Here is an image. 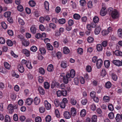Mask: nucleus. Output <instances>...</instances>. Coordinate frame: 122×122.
<instances>
[{"instance_id":"obj_10","label":"nucleus","mask_w":122,"mask_h":122,"mask_svg":"<svg viewBox=\"0 0 122 122\" xmlns=\"http://www.w3.org/2000/svg\"><path fill=\"white\" fill-rule=\"evenodd\" d=\"M101 30V27L100 26H97L95 28L94 33L96 35H98L100 33Z\"/></svg>"},{"instance_id":"obj_43","label":"nucleus","mask_w":122,"mask_h":122,"mask_svg":"<svg viewBox=\"0 0 122 122\" xmlns=\"http://www.w3.org/2000/svg\"><path fill=\"white\" fill-rule=\"evenodd\" d=\"M23 45L25 46H29V42L28 41L24 40L22 42Z\"/></svg>"},{"instance_id":"obj_42","label":"nucleus","mask_w":122,"mask_h":122,"mask_svg":"<svg viewBox=\"0 0 122 122\" xmlns=\"http://www.w3.org/2000/svg\"><path fill=\"white\" fill-rule=\"evenodd\" d=\"M18 21L19 24L21 25H23L25 24V22L23 20L20 18H18Z\"/></svg>"},{"instance_id":"obj_21","label":"nucleus","mask_w":122,"mask_h":122,"mask_svg":"<svg viewBox=\"0 0 122 122\" xmlns=\"http://www.w3.org/2000/svg\"><path fill=\"white\" fill-rule=\"evenodd\" d=\"M114 54L117 56H122V52L118 50L115 51L114 52Z\"/></svg>"},{"instance_id":"obj_55","label":"nucleus","mask_w":122,"mask_h":122,"mask_svg":"<svg viewBox=\"0 0 122 122\" xmlns=\"http://www.w3.org/2000/svg\"><path fill=\"white\" fill-rule=\"evenodd\" d=\"M11 98L13 100H15L16 98V95L14 93H12L11 94Z\"/></svg>"},{"instance_id":"obj_47","label":"nucleus","mask_w":122,"mask_h":122,"mask_svg":"<svg viewBox=\"0 0 122 122\" xmlns=\"http://www.w3.org/2000/svg\"><path fill=\"white\" fill-rule=\"evenodd\" d=\"M39 71L40 73L42 75L44 74L45 72V70L42 67L40 68L39 69Z\"/></svg>"},{"instance_id":"obj_63","label":"nucleus","mask_w":122,"mask_h":122,"mask_svg":"<svg viewBox=\"0 0 122 122\" xmlns=\"http://www.w3.org/2000/svg\"><path fill=\"white\" fill-rule=\"evenodd\" d=\"M97 56H94L92 58V61L93 63H95L96 62H97Z\"/></svg>"},{"instance_id":"obj_56","label":"nucleus","mask_w":122,"mask_h":122,"mask_svg":"<svg viewBox=\"0 0 122 122\" xmlns=\"http://www.w3.org/2000/svg\"><path fill=\"white\" fill-rule=\"evenodd\" d=\"M77 51L78 54H81L83 53V50L81 48H79L77 49Z\"/></svg>"},{"instance_id":"obj_1","label":"nucleus","mask_w":122,"mask_h":122,"mask_svg":"<svg viewBox=\"0 0 122 122\" xmlns=\"http://www.w3.org/2000/svg\"><path fill=\"white\" fill-rule=\"evenodd\" d=\"M108 10L113 19H117L119 17V12L117 10L110 7L108 8Z\"/></svg>"},{"instance_id":"obj_7","label":"nucleus","mask_w":122,"mask_h":122,"mask_svg":"<svg viewBox=\"0 0 122 122\" xmlns=\"http://www.w3.org/2000/svg\"><path fill=\"white\" fill-rule=\"evenodd\" d=\"M107 10L106 7H102L100 11V14L102 16L105 15L107 13Z\"/></svg>"},{"instance_id":"obj_50","label":"nucleus","mask_w":122,"mask_h":122,"mask_svg":"<svg viewBox=\"0 0 122 122\" xmlns=\"http://www.w3.org/2000/svg\"><path fill=\"white\" fill-rule=\"evenodd\" d=\"M108 116L109 118L112 119L114 117V115L112 112H110L108 115Z\"/></svg>"},{"instance_id":"obj_19","label":"nucleus","mask_w":122,"mask_h":122,"mask_svg":"<svg viewBox=\"0 0 122 122\" xmlns=\"http://www.w3.org/2000/svg\"><path fill=\"white\" fill-rule=\"evenodd\" d=\"M47 69L49 71L52 72L54 70L53 65L52 64L49 65L47 66Z\"/></svg>"},{"instance_id":"obj_49","label":"nucleus","mask_w":122,"mask_h":122,"mask_svg":"<svg viewBox=\"0 0 122 122\" xmlns=\"http://www.w3.org/2000/svg\"><path fill=\"white\" fill-rule=\"evenodd\" d=\"M1 24L2 27L4 29H5L7 28V26L4 22H2Z\"/></svg>"},{"instance_id":"obj_52","label":"nucleus","mask_w":122,"mask_h":122,"mask_svg":"<svg viewBox=\"0 0 122 122\" xmlns=\"http://www.w3.org/2000/svg\"><path fill=\"white\" fill-rule=\"evenodd\" d=\"M80 5L82 6H84L86 4V2L85 0H81L80 1Z\"/></svg>"},{"instance_id":"obj_24","label":"nucleus","mask_w":122,"mask_h":122,"mask_svg":"<svg viewBox=\"0 0 122 122\" xmlns=\"http://www.w3.org/2000/svg\"><path fill=\"white\" fill-rule=\"evenodd\" d=\"M49 3L47 1H46L44 2V5L47 11L49 10Z\"/></svg>"},{"instance_id":"obj_5","label":"nucleus","mask_w":122,"mask_h":122,"mask_svg":"<svg viewBox=\"0 0 122 122\" xmlns=\"http://www.w3.org/2000/svg\"><path fill=\"white\" fill-rule=\"evenodd\" d=\"M103 62L102 59L99 58L97 60L96 63V66L98 69L102 67Z\"/></svg>"},{"instance_id":"obj_36","label":"nucleus","mask_w":122,"mask_h":122,"mask_svg":"<svg viewBox=\"0 0 122 122\" xmlns=\"http://www.w3.org/2000/svg\"><path fill=\"white\" fill-rule=\"evenodd\" d=\"M74 18L76 20H79L81 18V16L79 14L75 13V14L73 16Z\"/></svg>"},{"instance_id":"obj_14","label":"nucleus","mask_w":122,"mask_h":122,"mask_svg":"<svg viewBox=\"0 0 122 122\" xmlns=\"http://www.w3.org/2000/svg\"><path fill=\"white\" fill-rule=\"evenodd\" d=\"M64 115L65 117L67 119H69L71 117V115L70 113L68 111L65 112Z\"/></svg>"},{"instance_id":"obj_17","label":"nucleus","mask_w":122,"mask_h":122,"mask_svg":"<svg viewBox=\"0 0 122 122\" xmlns=\"http://www.w3.org/2000/svg\"><path fill=\"white\" fill-rule=\"evenodd\" d=\"M63 50L64 53L65 54H68L70 51L69 49L66 46L64 47Z\"/></svg>"},{"instance_id":"obj_61","label":"nucleus","mask_w":122,"mask_h":122,"mask_svg":"<svg viewBox=\"0 0 122 122\" xmlns=\"http://www.w3.org/2000/svg\"><path fill=\"white\" fill-rule=\"evenodd\" d=\"M68 24L70 26L74 24V21L73 20L70 19L68 22Z\"/></svg>"},{"instance_id":"obj_6","label":"nucleus","mask_w":122,"mask_h":122,"mask_svg":"<svg viewBox=\"0 0 122 122\" xmlns=\"http://www.w3.org/2000/svg\"><path fill=\"white\" fill-rule=\"evenodd\" d=\"M22 53L27 57H28L30 55V51L26 49H24L22 51Z\"/></svg>"},{"instance_id":"obj_16","label":"nucleus","mask_w":122,"mask_h":122,"mask_svg":"<svg viewBox=\"0 0 122 122\" xmlns=\"http://www.w3.org/2000/svg\"><path fill=\"white\" fill-rule=\"evenodd\" d=\"M71 115L73 116H75L76 114V112L75 108L74 107H72L71 108Z\"/></svg>"},{"instance_id":"obj_64","label":"nucleus","mask_w":122,"mask_h":122,"mask_svg":"<svg viewBox=\"0 0 122 122\" xmlns=\"http://www.w3.org/2000/svg\"><path fill=\"white\" fill-rule=\"evenodd\" d=\"M35 121L36 122H41V117H36L35 119Z\"/></svg>"},{"instance_id":"obj_12","label":"nucleus","mask_w":122,"mask_h":122,"mask_svg":"<svg viewBox=\"0 0 122 122\" xmlns=\"http://www.w3.org/2000/svg\"><path fill=\"white\" fill-rule=\"evenodd\" d=\"M33 101V99L32 98H29L26 99L25 102L27 105H29L31 104Z\"/></svg>"},{"instance_id":"obj_40","label":"nucleus","mask_w":122,"mask_h":122,"mask_svg":"<svg viewBox=\"0 0 122 122\" xmlns=\"http://www.w3.org/2000/svg\"><path fill=\"white\" fill-rule=\"evenodd\" d=\"M44 86L46 89H48L50 87V84L48 82H45L44 83Z\"/></svg>"},{"instance_id":"obj_44","label":"nucleus","mask_w":122,"mask_h":122,"mask_svg":"<svg viewBox=\"0 0 122 122\" xmlns=\"http://www.w3.org/2000/svg\"><path fill=\"white\" fill-rule=\"evenodd\" d=\"M30 50L32 52H36L37 50V48L35 46H32L30 48Z\"/></svg>"},{"instance_id":"obj_20","label":"nucleus","mask_w":122,"mask_h":122,"mask_svg":"<svg viewBox=\"0 0 122 122\" xmlns=\"http://www.w3.org/2000/svg\"><path fill=\"white\" fill-rule=\"evenodd\" d=\"M38 90L40 94L42 95L44 94L45 91L42 87L39 86L38 87Z\"/></svg>"},{"instance_id":"obj_23","label":"nucleus","mask_w":122,"mask_h":122,"mask_svg":"<svg viewBox=\"0 0 122 122\" xmlns=\"http://www.w3.org/2000/svg\"><path fill=\"white\" fill-rule=\"evenodd\" d=\"M116 121L117 122H121L122 119L120 115L118 114H117L115 118Z\"/></svg>"},{"instance_id":"obj_54","label":"nucleus","mask_w":122,"mask_h":122,"mask_svg":"<svg viewBox=\"0 0 122 122\" xmlns=\"http://www.w3.org/2000/svg\"><path fill=\"white\" fill-rule=\"evenodd\" d=\"M46 120L47 122H50L51 120V116L49 115H47L46 117Z\"/></svg>"},{"instance_id":"obj_58","label":"nucleus","mask_w":122,"mask_h":122,"mask_svg":"<svg viewBox=\"0 0 122 122\" xmlns=\"http://www.w3.org/2000/svg\"><path fill=\"white\" fill-rule=\"evenodd\" d=\"M106 74V72L104 69H102L101 73V75L103 76H105Z\"/></svg>"},{"instance_id":"obj_59","label":"nucleus","mask_w":122,"mask_h":122,"mask_svg":"<svg viewBox=\"0 0 122 122\" xmlns=\"http://www.w3.org/2000/svg\"><path fill=\"white\" fill-rule=\"evenodd\" d=\"M56 55L58 59H60L61 57V53L60 52H58L56 53Z\"/></svg>"},{"instance_id":"obj_62","label":"nucleus","mask_w":122,"mask_h":122,"mask_svg":"<svg viewBox=\"0 0 122 122\" xmlns=\"http://www.w3.org/2000/svg\"><path fill=\"white\" fill-rule=\"evenodd\" d=\"M81 104L83 105H85L86 104L87 102V100L86 99H82L81 101Z\"/></svg>"},{"instance_id":"obj_3","label":"nucleus","mask_w":122,"mask_h":122,"mask_svg":"<svg viewBox=\"0 0 122 122\" xmlns=\"http://www.w3.org/2000/svg\"><path fill=\"white\" fill-rule=\"evenodd\" d=\"M21 63L22 65H25L29 69H31L32 68L31 62L29 60L26 61L25 59H22L21 61Z\"/></svg>"},{"instance_id":"obj_15","label":"nucleus","mask_w":122,"mask_h":122,"mask_svg":"<svg viewBox=\"0 0 122 122\" xmlns=\"http://www.w3.org/2000/svg\"><path fill=\"white\" fill-rule=\"evenodd\" d=\"M68 66L67 62L66 61H62L61 63V66L63 68H65Z\"/></svg>"},{"instance_id":"obj_4","label":"nucleus","mask_w":122,"mask_h":122,"mask_svg":"<svg viewBox=\"0 0 122 122\" xmlns=\"http://www.w3.org/2000/svg\"><path fill=\"white\" fill-rule=\"evenodd\" d=\"M63 80L64 83L66 84H67L69 81H71V79L69 73H67L66 76H64Z\"/></svg>"},{"instance_id":"obj_18","label":"nucleus","mask_w":122,"mask_h":122,"mask_svg":"<svg viewBox=\"0 0 122 122\" xmlns=\"http://www.w3.org/2000/svg\"><path fill=\"white\" fill-rule=\"evenodd\" d=\"M70 101L71 103L73 105H75L77 103L76 99L74 97L71 98L70 99Z\"/></svg>"},{"instance_id":"obj_25","label":"nucleus","mask_w":122,"mask_h":122,"mask_svg":"<svg viewBox=\"0 0 122 122\" xmlns=\"http://www.w3.org/2000/svg\"><path fill=\"white\" fill-rule=\"evenodd\" d=\"M104 64L105 67L106 68H108L110 65V62L108 60H106L104 61Z\"/></svg>"},{"instance_id":"obj_11","label":"nucleus","mask_w":122,"mask_h":122,"mask_svg":"<svg viewBox=\"0 0 122 122\" xmlns=\"http://www.w3.org/2000/svg\"><path fill=\"white\" fill-rule=\"evenodd\" d=\"M22 64L19 65L18 66V69L19 71L21 73H23L24 71V69Z\"/></svg>"},{"instance_id":"obj_13","label":"nucleus","mask_w":122,"mask_h":122,"mask_svg":"<svg viewBox=\"0 0 122 122\" xmlns=\"http://www.w3.org/2000/svg\"><path fill=\"white\" fill-rule=\"evenodd\" d=\"M113 63L115 65L118 66H121V61L119 60H114L113 61Z\"/></svg>"},{"instance_id":"obj_53","label":"nucleus","mask_w":122,"mask_h":122,"mask_svg":"<svg viewBox=\"0 0 122 122\" xmlns=\"http://www.w3.org/2000/svg\"><path fill=\"white\" fill-rule=\"evenodd\" d=\"M108 108L109 110L112 111L114 110V107L113 105L111 104H109L108 106Z\"/></svg>"},{"instance_id":"obj_35","label":"nucleus","mask_w":122,"mask_h":122,"mask_svg":"<svg viewBox=\"0 0 122 122\" xmlns=\"http://www.w3.org/2000/svg\"><path fill=\"white\" fill-rule=\"evenodd\" d=\"M5 122H10V117L8 115H6L5 117Z\"/></svg>"},{"instance_id":"obj_34","label":"nucleus","mask_w":122,"mask_h":122,"mask_svg":"<svg viewBox=\"0 0 122 122\" xmlns=\"http://www.w3.org/2000/svg\"><path fill=\"white\" fill-rule=\"evenodd\" d=\"M117 34L118 36L122 38V29L121 28L117 30Z\"/></svg>"},{"instance_id":"obj_2","label":"nucleus","mask_w":122,"mask_h":122,"mask_svg":"<svg viewBox=\"0 0 122 122\" xmlns=\"http://www.w3.org/2000/svg\"><path fill=\"white\" fill-rule=\"evenodd\" d=\"M18 105H14L10 104H9L7 107V108L9 113L11 114L13 113L14 109L17 108Z\"/></svg>"},{"instance_id":"obj_39","label":"nucleus","mask_w":122,"mask_h":122,"mask_svg":"<svg viewBox=\"0 0 122 122\" xmlns=\"http://www.w3.org/2000/svg\"><path fill=\"white\" fill-rule=\"evenodd\" d=\"M17 9L20 12H22L23 10V7L21 5H18L17 7Z\"/></svg>"},{"instance_id":"obj_27","label":"nucleus","mask_w":122,"mask_h":122,"mask_svg":"<svg viewBox=\"0 0 122 122\" xmlns=\"http://www.w3.org/2000/svg\"><path fill=\"white\" fill-rule=\"evenodd\" d=\"M39 51L42 54H44L46 52V50L44 47L40 46L39 48Z\"/></svg>"},{"instance_id":"obj_41","label":"nucleus","mask_w":122,"mask_h":122,"mask_svg":"<svg viewBox=\"0 0 122 122\" xmlns=\"http://www.w3.org/2000/svg\"><path fill=\"white\" fill-rule=\"evenodd\" d=\"M58 21L59 24H63L65 23L66 20L65 19L62 18L59 19Z\"/></svg>"},{"instance_id":"obj_32","label":"nucleus","mask_w":122,"mask_h":122,"mask_svg":"<svg viewBox=\"0 0 122 122\" xmlns=\"http://www.w3.org/2000/svg\"><path fill=\"white\" fill-rule=\"evenodd\" d=\"M112 86V84L111 82L109 81H108L106 83L105 85V87L107 88H110Z\"/></svg>"},{"instance_id":"obj_45","label":"nucleus","mask_w":122,"mask_h":122,"mask_svg":"<svg viewBox=\"0 0 122 122\" xmlns=\"http://www.w3.org/2000/svg\"><path fill=\"white\" fill-rule=\"evenodd\" d=\"M6 43L7 45L10 46H12L13 44L12 41L10 40H7L6 41Z\"/></svg>"},{"instance_id":"obj_46","label":"nucleus","mask_w":122,"mask_h":122,"mask_svg":"<svg viewBox=\"0 0 122 122\" xmlns=\"http://www.w3.org/2000/svg\"><path fill=\"white\" fill-rule=\"evenodd\" d=\"M70 4L72 8L73 9H75L76 8V5L74 2H73L72 1H71Z\"/></svg>"},{"instance_id":"obj_33","label":"nucleus","mask_w":122,"mask_h":122,"mask_svg":"<svg viewBox=\"0 0 122 122\" xmlns=\"http://www.w3.org/2000/svg\"><path fill=\"white\" fill-rule=\"evenodd\" d=\"M103 99L104 102H108L110 101V98L109 97L105 96L103 97Z\"/></svg>"},{"instance_id":"obj_29","label":"nucleus","mask_w":122,"mask_h":122,"mask_svg":"<svg viewBox=\"0 0 122 122\" xmlns=\"http://www.w3.org/2000/svg\"><path fill=\"white\" fill-rule=\"evenodd\" d=\"M70 74H69L70 75V77L71 78H73L74 77L75 75V71L73 69H71L70 71Z\"/></svg>"},{"instance_id":"obj_8","label":"nucleus","mask_w":122,"mask_h":122,"mask_svg":"<svg viewBox=\"0 0 122 122\" xmlns=\"http://www.w3.org/2000/svg\"><path fill=\"white\" fill-rule=\"evenodd\" d=\"M44 103L46 109L47 110H50L51 107V104L46 100L45 101Z\"/></svg>"},{"instance_id":"obj_38","label":"nucleus","mask_w":122,"mask_h":122,"mask_svg":"<svg viewBox=\"0 0 122 122\" xmlns=\"http://www.w3.org/2000/svg\"><path fill=\"white\" fill-rule=\"evenodd\" d=\"M11 14V13L10 12L8 11L5 12L4 14V15L5 17H8L10 16Z\"/></svg>"},{"instance_id":"obj_37","label":"nucleus","mask_w":122,"mask_h":122,"mask_svg":"<svg viewBox=\"0 0 122 122\" xmlns=\"http://www.w3.org/2000/svg\"><path fill=\"white\" fill-rule=\"evenodd\" d=\"M4 66L5 67L8 69H10V65L7 62H5L4 63Z\"/></svg>"},{"instance_id":"obj_22","label":"nucleus","mask_w":122,"mask_h":122,"mask_svg":"<svg viewBox=\"0 0 122 122\" xmlns=\"http://www.w3.org/2000/svg\"><path fill=\"white\" fill-rule=\"evenodd\" d=\"M103 48L102 45L100 44H97V49L98 52H100L102 51Z\"/></svg>"},{"instance_id":"obj_28","label":"nucleus","mask_w":122,"mask_h":122,"mask_svg":"<svg viewBox=\"0 0 122 122\" xmlns=\"http://www.w3.org/2000/svg\"><path fill=\"white\" fill-rule=\"evenodd\" d=\"M46 47L47 49L49 50L52 51L53 49V46L49 43H47Z\"/></svg>"},{"instance_id":"obj_48","label":"nucleus","mask_w":122,"mask_h":122,"mask_svg":"<svg viewBox=\"0 0 122 122\" xmlns=\"http://www.w3.org/2000/svg\"><path fill=\"white\" fill-rule=\"evenodd\" d=\"M90 107L91 110L93 111H95L96 108V105L94 104L91 105L90 106Z\"/></svg>"},{"instance_id":"obj_60","label":"nucleus","mask_w":122,"mask_h":122,"mask_svg":"<svg viewBox=\"0 0 122 122\" xmlns=\"http://www.w3.org/2000/svg\"><path fill=\"white\" fill-rule=\"evenodd\" d=\"M86 70L88 72H90L92 70L91 66L89 65H88L86 66Z\"/></svg>"},{"instance_id":"obj_9","label":"nucleus","mask_w":122,"mask_h":122,"mask_svg":"<svg viewBox=\"0 0 122 122\" xmlns=\"http://www.w3.org/2000/svg\"><path fill=\"white\" fill-rule=\"evenodd\" d=\"M30 29L31 32L33 34H35L36 33L37 29L36 25H32Z\"/></svg>"},{"instance_id":"obj_31","label":"nucleus","mask_w":122,"mask_h":122,"mask_svg":"<svg viewBox=\"0 0 122 122\" xmlns=\"http://www.w3.org/2000/svg\"><path fill=\"white\" fill-rule=\"evenodd\" d=\"M29 5L31 7H33L35 6L36 3L35 1L33 0L30 1L29 2Z\"/></svg>"},{"instance_id":"obj_51","label":"nucleus","mask_w":122,"mask_h":122,"mask_svg":"<svg viewBox=\"0 0 122 122\" xmlns=\"http://www.w3.org/2000/svg\"><path fill=\"white\" fill-rule=\"evenodd\" d=\"M93 21L95 23H97L99 21V18L97 16H94L93 19Z\"/></svg>"},{"instance_id":"obj_57","label":"nucleus","mask_w":122,"mask_h":122,"mask_svg":"<svg viewBox=\"0 0 122 122\" xmlns=\"http://www.w3.org/2000/svg\"><path fill=\"white\" fill-rule=\"evenodd\" d=\"M87 5L89 8H92L93 6L92 2L91 1H89L87 3Z\"/></svg>"},{"instance_id":"obj_26","label":"nucleus","mask_w":122,"mask_h":122,"mask_svg":"<svg viewBox=\"0 0 122 122\" xmlns=\"http://www.w3.org/2000/svg\"><path fill=\"white\" fill-rule=\"evenodd\" d=\"M40 102V99L37 97H36L34 100V102L35 105H38Z\"/></svg>"},{"instance_id":"obj_30","label":"nucleus","mask_w":122,"mask_h":122,"mask_svg":"<svg viewBox=\"0 0 122 122\" xmlns=\"http://www.w3.org/2000/svg\"><path fill=\"white\" fill-rule=\"evenodd\" d=\"M86 114V111L84 109L81 110L80 112V115L81 117H85Z\"/></svg>"}]
</instances>
